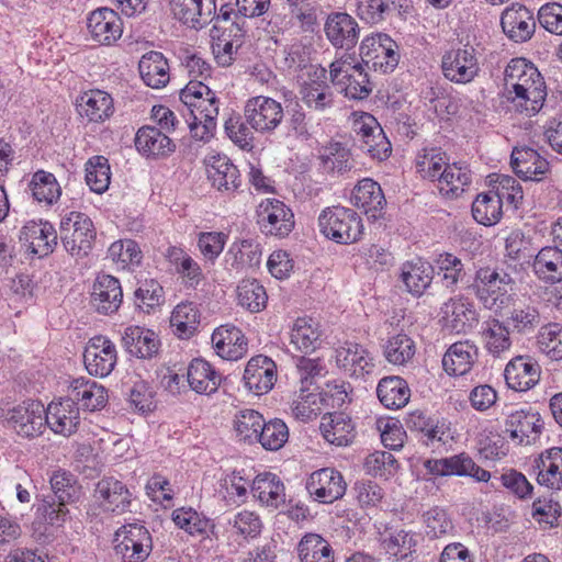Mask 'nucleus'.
I'll return each instance as SVG.
<instances>
[{
    "label": "nucleus",
    "instance_id": "nucleus-1",
    "mask_svg": "<svg viewBox=\"0 0 562 562\" xmlns=\"http://www.w3.org/2000/svg\"><path fill=\"white\" fill-rule=\"evenodd\" d=\"M321 233L340 245H351L361 240L364 232L361 216L350 207L335 205L324 209L318 216Z\"/></svg>",
    "mask_w": 562,
    "mask_h": 562
},
{
    "label": "nucleus",
    "instance_id": "nucleus-2",
    "mask_svg": "<svg viewBox=\"0 0 562 562\" xmlns=\"http://www.w3.org/2000/svg\"><path fill=\"white\" fill-rule=\"evenodd\" d=\"M331 83L351 100H364L372 92V83L363 64L352 54H342L329 65Z\"/></svg>",
    "mask_w": 562,
    "mask_h": 562
},
{
    "label": "nucleus",
    "instance_id": "nucleus-3",
    "mask_svg": "<svg viewBox=\"0 0 562 562\" xmlns=\"http://www.w3.org/2000/svg\"><path fill=\"white\" fill-rule=\"evenodd\" d=\"M59 238L67 254L71 257L83 258L93 248L97 231L87 214L71 211L61 216Z\"/></svg>",
    "mask_w": 562,
    "mask_h": 562
},
{
    "label": "nucleus",
    "instance_id": "nucleus-4",
    "mask_svg": "<svg viewBox=\"0 0 562 562\" xmlns=\"http://www.w3.org/2000/svg\"><path fill=\"white\" fill-rule=\"evenodd\" d=\"M359 56L362 64L383 74L394 71L400 61V47L386 33L366 36L360 43Z\"/></svg>",
    "mask_w": 562,
    "mask_h": 562
},
{
    "label": "nucleus",
    "instance_id": "nucleus-5",
    "mask_svg": "<svg viewBox=\"0 0 562 562\" xmlns=\"http://www.w3.org/2000/svg\"><path fill=\"white\" fill-rule=\"evenodd\" d=\"M256 217L260 232L266 236L286 237L295 225L292 210L274 198H267L259 203Z\"/></svg>",
    "mask_w": 562,
    "mask_h": 562
},
{
    "label": "nucleus",
    "instance_id": "nucleus-6",
    "mask_svg": "<svg viewBox=\"0 0 562 562\" xmlns=\"http://www.w3.org/2000/svg\"><path fill=\"white\" fill-rule=\"evenodd\" d=\"M244 113L254 131L262 135L273 134L282 125L284 119L281 103L265 95L247 100Z\"/></svg>",
    "mask_w": 562,
    "mask_h": 562
},
{
    "label": "nucleus",
    "instance_id": "nucleus-7",
    "mask_svg": "<svg viewBox=\"0 0 562 562\" xmlns=\"http://www.w3.org/2000/svg\"><path fill=\"white\" fill-rule=\"evenodd\" d=\"M115 550L124 562H144L153 550V539L143 525L127 524L115 532Z\"/></svg>",
    "mask_w": 562,
    "mask_h": 562
},
{
    "label": "nucleus",
    "instance_id": "nucleus-8",
    "mask_svg": "<svg viewBox=\"0 0 562 562\" xmlns=\"http://www.w3.org/2000/svg\"><path fill=\"white\" fill-rule=\"evenodd\" d=\"M360 32L358 21L347 12H330L324 23L327 41L337 50H344V54H351L359 42Z\"/></svg>",
    "mask_w": 562,
    "mask_h": 562
},
{
    "label": "nucleus",
    "instance_id": "nucleus-9",
    "mask_svg": "<svg viewBox=\"0 0 562 562\" xmlns=\"http://www.w3.org/2000/svg\"><path fill=\"white\" fill-rule=\"evenodd\" d=\"M355 133L359 147L372 159L384 161L391 156V143L373 115L366 113L357 120Z\"/></svg>",
    "mask_w": 562,
    "mask_h": 562
},
{
    "label": "nucleus",
    "instance_id": "nucleus-10",
    "mask_svg": "<svg viewBox=\"0 0 562 562\" xmlns=\"http://www.w3.org/2000/svg\"><path fill=\"white\" fill-rule=\"evenodd\" d=\"M441 69L446 79L465 85L474 80L480 72L479 59L473 46H464L446 52L441 59Z\"/></svg>",
    "mask_w": 562,
    "mask_h": 562
},
{
    "label": "nucleus",
    "instance_id": "nucleus-11",
    "mask_svg": "<svg viewBox=\"0 0 562 562\" xmlns=\"http://www.w3.org/2000/svg\"><path fill=\"white\" fill-rule=\"evenodd\" d=\"M428 473L436 476H471L477 482H487L491 473L480 465L465 452L441 459H428L424 462Z\"/></svg>",
    "mask_w": 562,
    "mask_h": 562
},
{
    "label": "nucleus",
    "instance_id": "nucleus-12",
    "mask_svg": "<svg viewBox=\"0 0 562 562\" xmlns=\"http://www.w3.org/2000/svg\"><path fill=\"white\" fill-rule=\"evenodd\" d=\"M513 283L509 273L503 269L482 267L475 271L473 281L468 284L475 296L485 305L493 306L498 296L507 292L506 286Z\"/></svg>",
    "mask_w": 562,
    "mask_h": 562
},
{
    "label": "nucleus",
    "instance_id": "nucleus-13",
    "mask_svg": "<svg viewBox=\"0 0 562 562\" xmlns=\"http://www.w3.org/2000/svg\"><path fill=\"white\" fill-rule=\"evenodd\" d=\"M305 487L314 501L331 504L344 497L347 484L339 471L334 468H323L310 474Z\"/></svg>",
    "mask_w": 562,
    "mask_h": 562
},
{
    "label": "nucleus",
    "instance_id": "nucleus-14",
    "mask_svg": "<svg viewBox=\"0 0 562 562\" xmlns=\"http://www.w3.org/2000/svg\"><path fill=\"white\" fill-rule=\"evenodd\" d=\"M44 413L45 408L41 402L27 401L9 409L5 422L19 436L34 438L45 428Z\"/></svg>",
    "mask_w": 562,
    "mask_h": 562
},
{
    "label": "nucleus",
    "instance_id": "nucleus-15",
    "mask_svg": "<svg viewBox=\"0 0 562 562\" xmlns=\"http://www.w3.org/2000/svg\"><path fill=\"white\" fill-rule=\"evenodd\" d=\"M180 100L194 120L217 119L220 100L201 80H191L180 92Z\"/></svg>",
    "mask_w": 562,
    "mask_h": 562
},
{
    "label": "nucleus",
    "instance_id": "nucleus-16",
    "mask_svg": "<svg viewBox=\"0 0 562 562\" xmlns=\"http://www.w3.org/2000/svg\"><path fill=\"white\" fill-rule=\"evenodd\" d=\"M83 362L91 375L108 376L117 362L115 345L104 336H94L85 348Z\"/></svg>",
    "mask_w": 562,
    "mask_h": 562
},
{
    "label": "nucleus",
    "instance_id": "nucleus-17",
    "mask_svg": "<svg viewBox=\"0 0 562 562\" xmlns=\"http://www.w3.org/2000/svg\"><path fill=\"white\" fill-rule=\"evenodd\" d=\"M443 328L454 334H467L479 324L473 302L462 296L451 297L441 306Z\"/></svg>",
    "mask_w": 562,
    "mask_h": 562
},
{
    "label": "nucleus",
    "instance_id": "nucleus-18",
    "mask_svg": "<svg viewBox=\"0 0 562 562\" xmlns=\"http://www.w3.org/2000/svg\"><path fill=\"white\" fill-rule=\"evenodd\" d=\"M547 86L538 68L526 58H513L504 71L506 94H520L533 87Z\"/></svg>",
    "mask_w": 562,
    "mask_h": 562
},
{
    "label": "nucleus",
    "instance_id": "nucleus-19",
    "mask_svg": "<svg viewBox=\"0 0 562 562\" xmlns=\"http://www.w3.org/2000/svg\"><path fill=\"white\" fill-rule=\"evenodd\" d=\"M20 240L24 241L32 255L44 258L56 249L58 234L48 221H29L20 231Z\"/></svg>",
    "mask_w": 562,
    "mask_h": 562
},
{
    "label": "nucleus",
    "instance_id": "nucleus-20",
    "mask_svg": "<svg viewBox=\"0 0 562 562\" xmlns=\"http://www.w3.org/2000/svg\"><path fill=\"white\" fill-rule=\"evenodd\" d=\"M543 425L541 415L531 408L512 412L505 420L506 431L517 445L536 442L542 432Z\"/></svg>",
    "mask_w": 562,
    "mask_h": 562
},
{
    "label": "nucleus",
    "instance_id": "nucleus-21",
    "mask_svg": "<svg viewBox=\"0 0 562 562\" xmlns=\"http://www.w3.org/2000/svg\"><path fill=\"white\" fill-rule=\"evenodd\" d=\"M336 363L351 378H364L375 368L371 352L360 344L346 341L336 349Z\"/></svg>",
    "mask_w": 562,
    "mask_h": 562
},
{
    "label": "nucleus",
    "instance_id": "nucleus-22",
    "mask_svg": "<svg viewBox=\"0 0 562 562\" xmlns=\"http://www.w3.org/2000/svg\"><path fill=\"white\" fill-rule=\"evenodd\" d=\"M419 536L404 529L386 528L380 533L381 549L393 562H413L416 559Z\"/></svg>",
    "mask_w": 562,
    "mask_h": 562
},
{
    "label": "nucleus",
    "instance_id": "nucleus-23",
    "mask_svg": "<svg viewBox=\"0 0 562 562\" xmlns=\"http://www.w3.org/2000/svg\"><path fill=\"white\" fill-rule=\"evenodd\" d=\"M87 27L92 41L110 46L121 38L123 22L112 9L100 8L92 11L87 20Z\"/></svg>",
    "mask_w": 562,
    "mask_h": 562
},
{
    "label": "nucleus",
    "instance_id": "nucleus-24",
    "mask_svg": "<svg viewBox=\"0 0 562 562\" xmlns=\"http://www.w3.org/2000/svg\"><path fill=\"white\" fill-rule=\"evenodd\" d=\"M243 381L255 395L267 394L277 381L276 362L263 355L252 357L246 364Z\"/></svg>",
    "mask_w": 562,
    "mask_h": 562
},
{
    "label": "nucleus",
    "instance_id": "nucleus-25",
    "mask_svg": "<svg viewBox=\"0 0 562 562\" xmlns=\"http://www.w3.org/2000/svg\"><path fill=\"white\" fill-rule=\"evenodd\" d=\"M123 302V290L117 278L99 274L93 282L90 303L102 315L116 313Z\"/></svg>",
    "mask_w": 562,
    "mask_h": 562
},
{
    "label": "nucleus",
    "instance_id": "nucleus-26",
    "mask_svg": "<svg viewBox=\"0 0 562 562\" xmlns=\"http://www.w3.org/2000/svg\"><path fill=\"white\" fill-rule=\"evenodd\" d=\"M310 81L301 88L302 101L315 111H324L334 105V92L327 83V69L322 66H311Z\"/></svg>",
    "mask_w": 562,
    "mask_h": 562
},
{
    "label": "nucleus",
    "instance_id": "nucleus-27",
    "mask_svg": "<svg viewBox=\"0 0 562 562\" xmlns=\"http://www.w3.org/2000/svg\"><path fill=\"white\" fill-rule=\"evenodd\" d=\"M170 8L181 23L200 30L214 21L215 0H170Z\"/></svg>",
    "mask_w": 562,
    "mask_h": 562
},
{
    "label": "nucleus",
    "instance_id": "nucleus-28",
    "mask_svg": "<svg viewBox=\"0 0 562 562\" xmlns=\"http://www.w3.org/2000/svg\"><path fill=\"white\" fill-rule=\"evenodd\" d=\"M510 165L514 172L525 181H542L550 172L549 161L528 146L514 147Z\"/></svg>",
    "mask_w": 562,
    "mask_h": 562
},
{
    "label": "nucleus",
    "instance_id": "nucleus-29",
    "mask_svg": "<svg viewBox=\"0 0 562 562\" xmlns=\"http://www.w3.org/2000/svg\"><path fill=\"white\" fill-rule=\"evenodd\" d=\"M435 277V267L423 258L407 260L401 265L398 280L414 297L423 296L430 288Z\"/></svg>",
    "mask_w": 562,
    "mask_h": 562
},
{
    "label": "nucleus",
    "instance_id": "nucleus-30",
    "mask_svg": "<svg viewBox=\"0 0 562 562\" xmlns=\"http://www.w3.org/2000/svg\"><path fill=\"white\" fill-rule=\"evenodd\" d=\"M213 38L212 50L218 66L228 67L235 60L238 47L244 36L243 29L236 21L231 22V27L213 26L211 30Z\"/></svg>",
    "mask_w": 562,
    "mask_h": 562
},
{
    "label": "nucleus",
    "instance_id": "nucleus-31",
    "mask_svg": "<svg viewBox=\"0 0 562 562\" xmlns=\"http://www.w3.org/2000/svg\"><path fill=\"white\" fill-rule=\"evenodd\" d=\"M67 397L79 409L94 412L108 403V392L104 386L86 378L72 379L68 385Z\"/></svg>",
    "mask_w": 562,
    "mask_h": 562
},
{
    "label": "nucleus",
    "instance_id": "nucleus-32",
    "mask_svg": "<svg viewBox=\"0 0 562 562\" xmlns=\"http://www.w3.org/2000/svg\"><path fill=\"white\" fill-rule=\"evenodd\" d=\"M503 32L515 43H524L531 38L536 31L532 12L522 4H513L501 16Z\"/></svg>",
    "mask_w": 562,
    "mask_h": 562
},
{
    "label": "nucleus",
    "instance_id": "nucleus-33",
    "mask_svg": "<svg viewBox=\"0 0 562 562\" xmlns=\"http://www.w3.org/2000/svg\"><path fill=\"white\" fill-rule=\"evenodd\" d=\"M351 202L363 210L369 220L376 221L384 215L386 200L381 186L371 178L360 180L352 190Z\"/></svg>",
    "mask_w": 562,
    "mask_h": 562
},
{
    "label": "nucleus",
    "instance_id": "nucleus-34",
    "mask_svg": "<svg viewBox=\"0 0 562 562\" xmlns=\"http://www.w3.org/2000/svg\"><path fill=\"white\" fill-rule=\"evenodd\" d=\"M540 373L538 362L527 356L513 358L504 370L507 386L517 392L532 389L539 382Z\"/></svg>",
    "mask_w": 562,
    "mask_h": 562
},
{
    "label": "nucleus",
    "instance_id": "nucleus-35",
    "mask_svg": "<svg viewBox=\"0 0 562 562\" xmlns=\"http://www.w3.org/2000/svg\"><path fill=\"white\" fill-rule=\"evenodd\" d=\"M45 425L55 434L70 436L80 424L79 407L67 396L58 403L52 402L44 413Z\"/></svg>",
    "mask_w": 562,
    "mask_h": 562
},
{
    "label": "nucleus",
    "instance_id": "nucleus-36",
    "mask_svg": "<svg viewBox=\"0 0 562 562\" xmlns=\"http://www.w3.org/2000/svg\"><path fill=\"white\" fill-rule=\"evenodd\" d=\"M122 345L128 355L147 360L157 357L160 349L158 335L154 330L140 326L125 328Z\"/></svg>",
    "mask_w": 562,
    "mask_h": 562
},
{
    "label": "nucleus",
    "instance_id": "nucleus-37",
    "mask_svg": "<svg viewBox=\"0 0 562 562\" xmlns=\"http://www.w3.org/2000/svg\"><path fill=\"white\" fill-rule=\"evenodd\" d=\"M76 109L89 123H103L114 113L113 98L99 89L89 90L77 98Z\"/></svg>",
    "mask_w": 562,
    "mask_h": 562
},
{
    "label": "nucleus",
    "instance_id": "nucleus-38",
    "mask_svg": "<svg viewBox=\"0 0 562 562\" xmlns=\"http://www.w3.org/2000/svg\"><path fill=\"white\" fill-rule=\"evenodd\" d=\"M94 497L101 507L116 514L127 512L132 502V494L126 485L113 476H105L97 483Z\"/></svg>",
    "mask_w": 562,
    "mask_h": 562
},
{
    "label": "nucleus",
    "instance_id": "nucleus-39",
    "mask_svg": "<svg viewBox=\"0 0 562 562\" xmlns=\"http://www.w3.org/2000/svg\"><path fill=\"white\" fill-rule=\"evenodd\" d=\"M479 348L471 340L452 344L442 357V367L447 374L461 376L469 373L479 360Z\"/></svg>",
    "mask_w": 562,
    "mask_h": 562
},
{
    "label": "nucleus",
    "instance_id": "nucleus-40",
    "mask_svg": "<svg viewBox=\"0 0 562 562\" xmlns=\"http://www.w3.org/2000/svg\"><path fill=\"white\" fill-rule=\"evenodd\" d=\"M537 482L552 491L562 490V447L544 450L533 460Z\"/></svg>",
    "mask_w": 562,
    "mask_h": 562
},
{
    "label": "nucleus",
    "instance_id": "nucleus-41",
    "mask_svg": "<svg viewBox=\"0 0 562 562\" xmlns=\"http://www.w3.org/2000/svg\"><path fill=\"white\" fill-rule=\"evenodd\" d=\"M212 344L216 353L226 360L243 358L248 349V341L243 331L234 325H222L212 334Z\"/></svg>",
    "mask_w": 562,
    "mask_h": 562
},
{
    "label": "nucleus",
    "instance_id": "nucleus-42",
    "mask_svg": "<svg viewBox=\"0 0 562 562\" xmlns=\"http://www.w3.org/2000/svg\"><path fill=\"white\" fill-rule=\"evenodd\" d=\"M206 172L212 186L221 192L234 193L241 187L239 170L226 156H212Z\"/></svg>",
    "mask_w": 562,
    "mask_h": 562
},
{
    "label": "nucleus",
    "instance_id": "nucleus-43",
    "mask_svg": "<svg viewBox=\"0 0 562 562\" xmlns=\"http://www.w3.org/2000/svg\"><path fill=\"white\" fill-rule=\"evenodd\" d=\"M261 258V245L252 238L234 241L225 254V262L228 269L236 272L259 267Z\"/></svg>",
    "mask_w": 562,
    "mask_h": 562
},
{
    "label": "nucleus",
    "instance_id": "nucleus-44",
    "mask_svg": "<svg viewBox=\"0 0 562 562\" xmlns=\"http://www.w3.org/2000/svg\"><path fill=\"white\" fill-rule=\"evenodd\" d=\"M136 149L145 157L160 158L172 154L176 149L171 138L156 126L145 125L135 136Z\"/></svg>",
    "mask_w": 562,
    "mask_h": 562
},
{
    "label": "nucleus",
    "instance_id": "nucleus-45",
    "mask_svg": "<svg viewBox=\"0 0 562 562\" xmlns=\"http://www.w3.org/2000/svg\"><path fill=\"white\" fill-rule=\"evenodd\" d=\"M319 429L326 441L338 447L349 446L356 437L355 424L344 412L323 416Z\"/></svg>",
    "mask_w": 562,
    "mask_h": 562
},
{
    "label": "nucleus",
    "instance_id": "nucleus-46",
    "mask_svg": "<svg viewBox=\"0 0 562 562\" xmlns=\"http://www.w3.org/2000/svg\"><path fill=\"white\" fill-rule=\"evenodd\" d=\"M138 71L144 83L153 89H161L170 81L168 60L157 50L147 52L140 57Z\"/></svg>",
    "mask_w": 562,
    "mask_h": 562
},
{
    "label": "nucleus",
    "instance_id": "nucleus-47",
    "mask_svg": "<svg viewBox=\"0 0 562 562\" xmlns=\"http://www.w3.org/2000/svg\"><path fill=\"white\" fill-rule=\"evenodd\" d=\"M188 383L198 394L210 395L217 391L222 383V375L204 359H193L187 372Z\"/></svg>",
    "mask_w": 562,
    "mask_h": 562
},
{
    "label": "nucleus",
    "instance_id": "nucleus-48",
    "mask_svg": "<svg viewBox=\"0 0 562 562\" xmlns=\"http://www.w3.org/2000/svg\"><path fill=\"white\" fill-rule=\"evenodd\" d=\"M532 270L539 280L548 284L562 281V249L559 246L542 247L533 258Z\"/></svg>",
    "mask_w": 562,
    "mask_h": 562
},
{
    "label": "nucleus",
    "instance_id": "nucleus-49",
    "mask_svg": "<svg viewBox=\"0 0 562 562\" xmlns=\"http://www.w3.org/2000/svg\"><path fill=\"white\" fill-rule=\"evenodd\" d=\"M437 273L442 285L451 293L456 292L460 283L470 282V276L462 260L451 252H442L435 260Z\"/></svg>",
    "mask_w": 562,
    "mask_h": 562
},
{
    "label": "nucleus",
    "instance_id": "nucleus-50",
    "mask_svg": "<svg viewBox=\"0 0 562 562\" xmlns=\"http://www.w3.org/2000/svg\"><path fill=\"white\" fill-rule=\"evenodd\" d=\"M376 395L381 404L390 409L404 407L411 397L408 383L398 375L382 378L376 386Z\"/></svg>",
    "mask_w": 562,
    "mask_h": 562
},
{
    "label": "nucleus",
    "instance_id": "nucleus-51",
    "mask_svg": "<svg viewBox=\"0 0 562 562\" xmlns=\"http://www.w3.org/2000/svg\"><path fill=\"white\" fill-rule=\"evenodd\" d=\"M480 335L485 350L494 358L502 357L512 347L508 327L497 318L483 322Z\"/></svg>",
    "mask_w": 562,
    "mask_h": 562
},
{
    "label": "nucleus",
    "instance_id": "nucleus-52",
    "mask_svg": "<svg viewBox=\"0 0 562 562\" xmlns=\"http://www.w3.org/2000/svg\"><path fill=\"white\" fill-rule=\"evenodd\" d=\"M254 497L262 504L278 508L285 502L284 485L278 475L266 472L258 474L250 486Z\"/></svg>",
    "mask_w": 562,
    "mask_h": 562
},
{
    "label": "nucleus",
    "instance_id": "nucleus-53",
    "mask_svg": "<svg viewBox=\"0 0 562 562\" xmlns=\"http://www.w3.org/2000/svg\"><path fill=\"white\" fill-rule=\"evenodd\" d=\"M300 562H334L335 552L330 543L318 533L308 532L296 547Z\"/></svg>",
    "mask_w": 562,
    "mask_h": 562
},
{
    "label": "nucleus",
    "instance_id": "nucleus-54",
    "mask_svg": "<svg viewBox=\"0 0 562 562\" xmlns=\"http://www.w3.org/2000/svg\"><path fill=\"white\" fill-rule=\"evenodd\" d=\"M471 183V172L467 165L460 162L446 164L443 173H440L438 189L448 198L459 196Z\"/></svg>",
    "mask_w": 562,
    "mask_h": 562
},
{
    "label": "nucleus",
    "instance_id": "nucleus-55",
    "mask_svg": "<svg viewBox=\"0 0 562 562\" xmlns=\"http://www.w3.org/2000/svg\"><path fill=\"white\" fill-rule=\"evenodd\" d=\"M200 310L193 302H181L172 311L170 317L175 334L181 339L192 337L200 324Z\"/></svg>",
    "mask_w": 562,
    "mask_h": 562
},
{
    "label": "nucleus",
    "instance_id": "nucleus-56",
    "mask_svg": "<svg viewBox=\"0 0 562 562\" xmlns=\"http://www.w3.org/2000/svg\"><path fill=\"white\" fill-rule=\"evenodd\" d=\"M323 170L327 173L344 175L353 167L350 150L340 142H329L319 151Z\"/></svg>",
    "mask_w": 562,
    "mask_h": 562
},
{
    "label": "nucleus",
    "instance_id": "nucleus-57",
    "mask_svg": "<svg viewBox=\"0 0 562 562\" xmlns=\"http://www.w3.org/2000/svg\"><path fill=\"white\" fill-rule=\"evenodd\" d=\"M165 303V290L156 279L137 281L134 292V304L137 310L150 314Z\"/></svg>",
    "mask_w": 562,
    "mask_h": 562
},
{
    "label": "nucleus",
    "instance_id": "nucleus-58",
    "mask_svg": "<svg viewBox=\"0 0 562 562\" xmlns=\"http://www.w3.org/2000/svg\"><path fill=\"white\" fill-rule=\"evenodd\" d=\"M502 206V198L493 191L480 193L472 203V216L479 224L492 226L501 221Z\"/></svg>",
    "mask_w": 562,
    "mask_h": 562
},
{
    "label": "nucleus",
    "instance_id": "nucleus-59",
    "mask_svg": "<svg viewBox=\"0 0 562 562\" xmlns=\"http://www.w3.org/2000/svg\"><path fill=\"white\" fill-rule=\"evenodd\" d=\"M319 324L311 317H299L291 331V344L305 353L314 351L319 346Z\"/></svg>",
    "mask_w": 562,
    "mask_h": 562
},
{
    "label": "nucleus",
    "instance_id": "nucleus-60",
    "mask_svg": "<svg viewBox=\"0 0 562 562\" xmlns=\"http://www.w3.org/2000/svg\"><path fill=\"white\" fill-rule=\"evenodd\" d=\"M32 196L38 203L50 206L57 202L61 194V189L56 177L45 170H37L29 183Z\"/></svg>",
    "mask_w": 562,
    "mask_h": 562
},
{
    "label": "nucleus",
    "instance_id": "nucleus-61",
    "mask_svg": "<svg viewBox=\"0 0 562 562\" xmlns=\"http://www.w3.org/2000/svg\"><path fill=\"white\" fill-rule=\"evenodd\" d=\"M385 360L394 366H403L411 361L416 352L414 340L404 333L387 337L382 345Z\"/></svg>",
    "mask_w": 562,
    "mask_h": 562
},
{
    "label": "nucleus",
    "instance_id": "nucleus-62",
    "mask_svg": "<svg viewBox=\"0 0 562 562\" xmlns=\"http://www.w3.org/2000/svg\"><path fill=\"white\" fill-rule=\"evenodd\" d=\"M448 162L447 154L439 147L424 148L416 157V169L423 179L437 181Z\"/></svg>",
    "mask_w": 562,
    "mask_h": 562
},
{
    "label": "nucleus",
    "instance_id": "nucleus-63",
    "mask_svg": "<svg viewBox=\"0 0 562 562\" xmlns=\"http://www.w3.org/2000/svg\"><path fill=\"white\" fill-rule=\"evenodd\" d=\"M547 95V86H542L527 89L520 94H506V99L513 104L516 112L527 117H532L542 110Z\"/></svg>",
    "mask_w": 562,
    "mask_h": 562
},
{
    "label": "nucleus",
    "instance_id": "nucleus-64",
    "mask_svg": "<svg viewBox=\"0 0 562 562\" xmlns=\"http://www.w3.org/2000/svg\"><path fill=\"white\" fill-rule=\"evenodd\" d=\"M130 405L137 412L148 413L155 409V392L149 382L139 376L131 378L124 383Z\"/></svg>",
    "mask_w": 562,
    "mask_h": 562
}]
</instances>
